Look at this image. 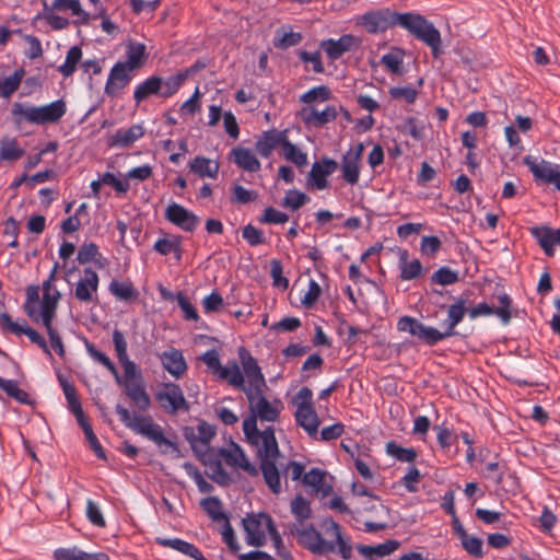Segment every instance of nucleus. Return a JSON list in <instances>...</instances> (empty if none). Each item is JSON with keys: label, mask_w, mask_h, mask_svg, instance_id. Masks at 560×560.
I'll return each instance as SVG.
<instances>
[{"label": "nucleus", "mask_w": 560, "mask_h": 560, "mask_svg": "<svg viewBox=\"0 0 560 560\" xmlns=\"http://www.w3.org/2000/svg\"><path fill=\"white\" fill-rule=\"evenodd\" d=\"M155 399L168 415H175L178 411H189L190 409L183 389L173 382L161 383L155 393Z\"/></svg>", "instance_id": "nucleus-6"}, {"label": "nucleus", "mask_w": 560, "mask_h": 560, "mask_svg": "<svg viewBox=\"0 0 560 560\" xmlns=\"http://www.w3.org/2000/svg\"><path fill=\"white\" fill-rule=\"evenodd\" d=\"M386 453L401 463H412L417 457L412 447H402L394 441L386 444Z\"/></svg>", "instance_id": "nucleus-51"}, {"label": "nucleus", "mask_w": 560, "mask_h": 560, "mask_svg": "<svg viewBox=\"0 0 560 560\" xmlns=\"http://www.w3.org/2000/svg\"><path fill=\"white\" fill-rule=\"evenodd\" d=\"M331 98V92L326 85H318L306 91L300 96V101L305 104H312L314 102H326Z\"/></svg>", "instance_id": "nucleus-54"}, {"label": "nucleus", "mask_w": 560, "mask_h": 560, "mask_svg": "<svg viewBox=\"0 0 560 560\" xmlns=\"http://www.w3.org/2000/svg\"><path fill=\"white\" fill-rule=\"evenodd\" d=\"M433 430L436 432V440L442 450H448L457 442L458 435L451 429L444 425H434Z\"/></svg>", "instance_id": "nucleus-59"}, {"label": "nucleus", "mask_w": 560, "mask_h": 560, "mask_svg": "<svg viewBox=\"0 0 560 560\" xmlns=\"http://www.w3.org/2000/svg\"><path fill=\"white\" fill-rule=\"evenodd\" d=\"M126 396L135 404L140 411H145L151 406V399L141 382H122Z\"/></svg>", "instance_id": "nucleus-25"}, {"label": "nucleus", "mask_w": 560, "mask_h": 560, "mask_svg": "<svg viewBox=\"0 0 560 560\" xmlns=\"http://www.w3.org/2000/svg\"><path fill=\"white\" fill-rule=\"evenodd\" d=\"M39 300V289L37 285H30L26 289V301L23 305L24 312L33 320L39 322L37 303Z\"/></svg>", "instance_id": "nucleus-49"}, {"label": "nucleus", "mask_w": 560, "mask_h": 560, "mask_svg": "<svg viewBox=\"0 0 560 560\" xmlns=\"http://www.w3.org/2000/svg\"><path fill=\"white\" fill-rule=\"evenodd\" d=\"M85 348H86V351L89 353V355L95 360L97 363L102 364L103 366H105L110 373L112 375L115 377L116 382L118 384H121L122 383V380L118 373V370L116 369L115 364L113 363V361L102 351L97 350L95 348V346L89 341L85 342Z\"/></svg>", "instance_id": "nucleus-41"}, {"label": "nucleus", "mask_w": 560, "mask_h": 560, "mask_svg": "<svg viewBox=\"0 0 560 560\" xmlns=\"http://www.w3.org/2000/svg\"><path fill=\"white\" fill-rule=\"evenodd\" d=\"M208 468L210 470L209 477L211 480L220 486H226L231 482L229 472L224 469L220 460L209 463Z\"/></svg>", "instance_id": "nucleus-58"}, {"label": "nucleus", "mask_w": 560, "mask_h": 560, "mask_svg": "<svg viewBox=\"0 0 560 560\" xmlns=\"http://www.w3.org/2000/svg\"><path fill=\"white\" fill-rule=\"evenodd\" d=\"M219 377L228 380L232 386L244 392L246 395L247 385L245 383L244 374L235 361H233L231 365L223 366L219 373Z\"/></svg>", "instance_id": "nucleus-36"}, {"label": "nucleus", "mask_w": 560, "mask_h": 560, "mask_svg": "<svg viewBox=\"0 0 560 560\" xmlns=\"http://www.w3.org/2000/svg\"><path fill=\"white\" fill-rule=\"evenodd\" d=\"M388 94L392 100L405 101L407 104H413L418 97V90L411 85L406 86H392L388 90Z\"/></svg>", "instance_id": "nucleus-56"}, {"label": "nucleus", "mask_w": 560, "mask_h": 560, "mask_svg": "<svg viewBox=\"0 0 560 560\" xmlns=\"http://www.w3.org/2000/svg\"><path fill=\"white\" fill-rule=\"evenodd\" d=\"M245 540L248 546L261 547L266 544V532L275 526L272 518L266 513L248 515L242 521Z\"/></svg>", "instance_id": "nucleus-7"}, {"label": "nucleus", "mask_w": 560, "mask_h": 560, "mask_svg": "<svg viewBox=\"0 0 560 560\" xmlns=\"http://www.w3.org/2000/svg\"><path fill=\"white\" fill-rule=\"evenodd\" d=\"M258 440L261 441V447L258 450L259 462L261 459H277L280 455V450L275 436V430L272 427L266 428L261 431Z\"/></svg>", "instance_id": "nucleus-27"}, {"label": "nucleus", "mask_w": 560, "mask_h": 560, "mask_svg": "<svg viewBox=\"0 0 560 560\" xmlns=\"http://www.w3.org/2000/svg\"><path fill=\"white\" fill-rule=\"evenodd\" d=\"M189 170L199 177L215 178L219 173V164L205 156H196L189 163Z\"/></svg>", "instance_id": "nucleus-35"}, {"label": "nucleus", "mask_w": 560, "mask_h": 560, "mask_svg": "<svg viewBox=\"0 0 560 560\" xmlns=\"http://www.w3.org/2000/svg\"><path fill=\"white\" fill-rule=\"evenodd\" d=\"M100 278L96 271L88 267L83 270V277L78 281L74 298L81 303H91L97 294Z\"/></svg>", "instance_id": "nucleus-17"}, {"label": "nucleus", "mask_w": 560, "mask_h": 560, "mask_svg": "<svg viewBox=\"0 0 560 560\" xmlns=\"http://www.w3.org/2000/svg\"><path fill=\"white\" fill-rule=\"evenodd\" d=\"M302 40L301 33L295 32H277L273 45L280 49H288L292 46L300 44Z\"/></svg>", "instance_id": "nucleus-57"}, {"label": "nucleus", "mask_w": 560, "mask_h": 560, "mask_svg": "<svg viewBox=\"0 0 560 560\" xmlns=\"http://www.w3.org/2000/svg\"><path fill=\"white\" fill-rule=\"evenodd\" d=\"M50 9L57 11L70 10L71 13L78 16L74 23L88 25L91 21V15L81 7L80 0H54Z\"/></svg>", "instance_id": "nucleus-34"}, {"label": "nucleus", "mask_w": 560, "mask_h": 560, "mask_svg": "<svg viewBox=\"0 0 560 560\" xmlns=\"http://www.w3.org/2000/svg\"><path fill=\"white\" fill-rule=\"evenodd\" d=\"M162 366L176 380L180 378L186 370L187 363L182 351L172 348L160 355Z\"/></svg>", "instance_id": "nucleus-21"}, {"label": "nucleus", "mask_w": 560, "mask_h": 560, "mask_svg": "<svg viewBox=\"0 0 560 560\" xmlns=\"http://www.w3.org/2000/svg\"><path fill=\"white\" fill-rule=\"evenodd\" d=\"M282 153L287 161L295 164L298 167H302L307 164V154L292 143L288 137L282 145Z\"/></svg>", "instance_id": "nucleus-48"}, {"label": "nucleus", "mask_w": 560, "mask_h": 560, "mask_svg": "<svg viewBox=\"0 0 560 560\" xmlns=\"http://www.w3.org/2000/svg\"><path fill=\"white\" fill-rule=\"evenodd\" d=\"M241 359L244 371L243 374L247 377L246 397L247 400H252L253 394H259L260 389H265L267 387L266 380L256 359H254L249 353L246 355L241 354Z\"/></svg>", "instance_id": "nucleus-11"}, {"label": "nucleus", "mask_w": 560, "mask_h": 560, "mask_svg": "<svg viewBox=\"0 0 560 560\" xmlns=\"http://www.w3.org/2000/svg\"><path fill=\"white\" fill-rule=\"evenodd\" d=\"M220 453L224 457L225 463L232 467H240L243 460L247 458L244 451L237 444H233L231 450L222 448Z\"/></svg>", "instance_id": "nucleus-61"}, {"label": "nucleus", "mask_w": 560, "mask_h": 560, "mask_svg": "<svg viewBox=\"0 0 560 560\" xmlns=\"http://www.w3.org/2000/svg\"><path fill=\"white\" fill-rule=\"evenodd\" d=\"M187 78L188 72H178L174 75L167 77L166 79L162 78L161 97L167 98L173 96L180 89Z\"/></svg>", "instance_id": "nucleus-47"}, {"label": "nucleus", "mask_w": 560, "mask_h": 560, "mask_svg": "<svg viewBox=\"0 0 560 560\" xmlns=\"http://www.w3.org/2000/svg\"><path fill=\"white\" fill-rule=\"evenodd\" d=\"M288 221L289 215L273 207H267L264 210L262 215L259 218V222L262 224H284Z\"/></svg>", "instance_id": "nucleus-60"}, {"label": "nucleus", "mask_w": 560, "mask_h": 560, "mask_svg": "<svg viewBox=\"0 0 560 560\" xmlns=\"http://www.w3.org/2000/svg\"><path fill=\"white\" fill-rule=\"evenodd\" d=\"M398 546L396 540H387L376 546L357 545V550L366 559L374 557H385L390 555Z\"/></svg>", "instance_id": "nucleus-38"}, {"label": "nucleus", "mask_w": 560, "mask_h": 560, "mask_svg": "<svg viewBox=\"0 0 560 560\" xmlns=\"http://www.w3.org/2000/svg\"><path fill=\"white\" fill-rule=\"evenodd\" d=\"M55 560H110L106 552H86L79 547L57 548L54 551Z\"/></svg>", "instance_id": "nucleus-23"}, {"label": "nucleus", "mask_w": 560, "mask_h": 560, "mask_svg": "<svg viewBox=\"0 0 560 560\" xmlns=\"http://www.w3.org/2000/svg\"><path fill=\"white\" fill-rule=\"evenodd\" d=\"M463 548L469 553L470 556L475 558H481L483 556L482 545L483 541L481 538L469 536L468 534L466 537L460 539Z\"/></svg>", "instance_id": "nucleus-64"}, {"label": "nucleus", "mask_w": 560, "mask_h": 560, "mask_svg": "<svg viewBox=\"0 0 560 560\" xmlns=\"http://www.w3.org/2000/svg\"><path fill=\"white\" fill-rule=\"evenodd\" d=\"M295 422L299 427L303 428L306 433L314 438L318 433L319 418L313 408L296 410L294 413Z\"/></svg>", "instance_id": "nucleus-33"}, {"label": "nucleus", "mask_w": 560, "mask_h": 560, "mask_svg": "<svg viewBox=\"0 0 560 560\" xmlns=\"http://www.w3.org/2000/svg\"><path fill=\"white\" fill-rule=\"evenodd\" d=\"M242 236L250 246H258L266 243L264 232L250 223L243 228Z\"/></svg>", "instance_id": "nucleus-62"}, {"label": "nucleus", "mask_w": 560, "mask_h": 560, "mask_svg": "<svg viewBox=\"0 0 560 560\" xmlns=\"http://www.w3.org/2000/svg\"><path fill=\"white\" fill-rule=\"evenodd\" d=\"M162 78L151 75L139 83L133 91V100L137 105L152 95L161 97Z\"/></svg>", "instance_id": "nucleus-29"}, {"label": "nucleus", "mask_w": 560, "mask_h": 560, "mask_svg": "<svg viewBox=\"0 0 560 560\" xmlns=\"http://www.w3.org/2000/svg\"><path fill=\"white\" fill-rule=\"evenodd\" d=\"M338 168V163L331 158L323 156L320 161L314 162L308 174V180L318 190H324L328 187L327 176L335 173Z\"/></svg>", "instance_id": "nucleus-18"}, {"label": "nucleus", "mask_w": 560, "mask_h": 560, "mask_svg": "<svg viewBox=\"0 0 560 560\" xmlns=\"http://www.w3.org/2000/svg\"><path fill=\"white\" fill-rule=\"evenodd\" d=\"M44 5V12L37 14L36 19H45L49 26L55 31H61L69 26L70 22L67 18L60 16L58 14H55L52 12V9H50L47 5L46 1H43Z\"/></svg>", "instance_id": "nucleus-52"}, {"label": "nucleus", "mask_w": 560, "mask_h": 560, "mask_svg": "<svg viewBox=\"0 0 560 560\" xmlns=\"http://www.w3.org/2000/svg\"><path fill=\"white\" fill-rule=\"evenodd\" d=\"M60 292L54 289L52 292H43V300L40 302L39 320L44 326L52 324L56 317L58 301L60 300Z\"/></svg>", "instance_id": "nucleus-26"}, {"label": "nucleus", "mask_w": 560, "mask_h": 560, "mask_svg": "<svg viewBox=\"0 0 560 560\" xmlns=\"http://www.w3.org/2000/svg\"><path fill=\"white\" fill-rule=\"evenodd\" d=\"M400 278L402 280H412L421 276L422 265L419 259L408 261V252L405 249L399 257Z\"/></svg>", "instance_id": "nucleus-39"}, {"label": "nucleus", "mask_w": 560, "mask_h": 560, "mask_svg": "<svg viewBox=\"0 0 560 560\" xmlns=\"http://www.w3.org/2000/svg\"><path fill=\"white\" fill-rule=\"evenodd\" d=\"M302 482L311 489L316 497L324 499L332 492V485L326 481V472L319 468H312L304 474Z\"/></svg>", "instance_id": "nucleus-19"}, {"label": "nucleus", "mask_w": 560, "mask_h": 560, "mask_svg": "<svg viewBox=\"0 0 560 560\" xmlns=\"http://www.w3.org/2000/svg\"><path fill=\"white\" fill-rule=\"evenodd\" d=\"M310 200L308 196L305 192H302L296 189H290L287 191L281 206L292 211H295L307 203Z\"/></svg>", "instance_id": "nucleus-55"}, {"label": "nucleus", "mask_w": 560, "mask_h": 560, "mask_svg": "<svg viewBox=\"0 0 560 560\" xmlns=\"http://www.w3.org/2000/svg\"><path fill=\"white\" fill-rule=\"evenodd\" d=\"M230 154L233 156L234 163L246 172L256 173L261 167L259 160L248 148H234Z\"/></svg>", "instance_id": "nucleus-28"}, {"label": "nucleus", "mask_w": 560, "mask_h": 560, "mask_svg": "<svg viewBox=\"0 0 560 560\" xmlns=\"http://www.w3.org/2000/svg\"><path fill=\"white\" fill-rule=\"evenodd\" d=\"M144 135L141 125H132L127 129H118L107 141L109 147L127 148Z\"/></svg>", "instance_id": "nucleus-24"}, {"label": "nucleus", "mask_w": 560, "mask_h": 560, "mask_svg": "<svg viewBox=\"0 0 560 560\" xmlns=\"http://www.w3.org/2000/svg\"><path fill=\"white\" fill-rule=\"evenodd\" d=\"M338 113V109L332 105L326 106L320 112L314 107H305L301 112L304 122L317 128L324 127L326 124L334 121L337 118Z\"/></svg>", "instance_id": "nucleus-22"}, {"label": "nucleus", "mask_w": 560, "mask_h": 560, "mask_svg": "<svg viewBox=\"0 0 560 560\" xmlns=\"http://www.w3.org/2000/svg\"><path fill=\"white\" fill-rule=\"evenodd\" d=\"M25 70L23 68L16 69L10 77L3 79L0 82V96L3 98H9L13 93H15L21 82L24 78Z\"/></svg>", "instance_id": "nucleus-43"}, {"label": "nucleus", "mask_w": 560, "mask_h": 560, "mask_svg": "<svg viewBox=\"0 0 560 560\" xmlns=\"http://www.w3.org/2000/svg\"><path fill=\"white\" fill-rule=\"evenodd\" d=\"M24 150L19 147L16 139L4 138L0 143V160L1 161H16L24 155Z\"/></svg>", "instance_id": "nucleus-44"}, {"label": "nucleus", "mask_w": 560, "mask_h": 560, "mask_svg": "<svg viewBox=\"0 0 560 560\" xmlns=\"http://www.w3.org/2000/svg\"><path fill=\"white\" fill-rule=\"evenodd\" d=\"M467 299L462 296L456 298L454 303L451 304L447 308V318L443 323L446 327L444 331H450L451 337L457 335L455 327L464 319L465 314L467 312L466 308Z\"/></svg>", "instance_id": "nucleus-30"}, {"label": "nucleus", "mask_w": 560, "mask_h": 560, "mask_svg": "<svg viewBox=\"0 0 560 560\" xmlns=\"http://www.w3.org/2000/svg\"><path fill=\"white\" fill-rule=\"evenodd\" d=\"M0 327L2 331L5 334H13L15 336H27L31 342L37 345L47 355L51 358V352L45 338L35 329L30 327L26 320L23 319L22 323L14 322L8 313H1Z\"/></svg>", "instance_id": "nucleus-9"}, {"label": "nucleus", "mask_w": 560, "mask_h": 560, "mask_svg": "<svg viewBox=\"0 0 560 560\" xmlns=\"http://www.w3.org/2000/svg\"><path fill=\"white\" fill-rule=\"evenodd\" d=\"M81 58L82 49L79 46H72L67 52L65 62L58 67V71L65 78L71 77L74 73Z\"/></svg>", "instance_id": "nucleus-46"}, {"label": "nucleus", "mask_w": 560, "mask_h": 560, "mask_svg": "<svg viewBox=\"0 0 560 560\" xmlns=\"http://www.w3.org/2000/svg\"><path fill=\"white\" fill-rule=\"evenodd\" d=\"M361 38L352 35L345 34L338 39L328 38L320 42V48L326 52L330 60L339 59L343 54L360 47Z\"/></svg>", "instance_id": "nucleus-13"}, {"label": "nucleus", "mask_w": 560, "mask_h": 560, "mask_svg": "<svg viewBox=\"0 0 560 560\" xmlns=\"http://www.w3.org/2000/svg\"><path fill=\"white\" fill-rule=\"evenodd\" d=\"M430 281L433 284L446 287L457 283L459 281V275L457 271L444 266L432 273Z\"/></svg>", "instance_id": "nucleus-50"}, {"label": "nucleus", "mask_w": 560, "mask_h": 560, "mask_svg": "<svg viewBox=\"0 0 560 560\" xmlns=\"http://www.w3.org/2000/svg\"><path fill=\"white\" fill-rule=\"evenodd\" d=\"M182 242L180 235L166 234L154 243L153 249L164 256L174 253L175 258L179 260L183 254Z\"/></svg>", "instance_id": "nucleus-32"}, {"label": "nucleus", "mask_w": 560, "mask_h": 560, "mask_svg": "<svg viewBox=\"0 0 560 560\" xmlns=\"http://www.w3.org/2000/svg\"><path fill=\"white\" fill-rule=\"evenodd\" d=\"M165 219L185 232H192L198 223V217L184 206L172 202L165 209Z\"/></svg>", "instance_id": "nucleus-15"}, {"label": "nucleus", "mask_w": 560, "mask_h": 560, "mask_svg": "<svg viewBox=\"0 0 560 560\" xmlns=\"http://www.w3.org/2000/svg\"><path fill=\"white\" fill-rule=\"evenodd\" d=\"M291 512L300 523H304L312 516L311 504L302 495H296L291 501Z\"/></svg>", "instance_id": "nucleus-53"}, {"label": "nucleus", "mask_w": 560, "mask_h": 560, "mask_svg": "<svg viewBox=\"0 0 560 560\" xmlns=\"http://www.w3.org/2000/svg\"><path fill=\"white\" fill-rule=\"evenodd\" d=\"M116 412L125 427L135 433L145 436L159 447L166 446L174 452L178 451L177 444L164 436L162 427L155 423L150 416L132 417L130 411L119 404L116 405Z\"/></svg>", "instance_id": "nucleus-4"}, {"label": "nucleus", "mask_w": 560, "mask_h": 560, "mask_svg": "<svg viewBox=\"0 0 560 560\" xmlns=\"http://www.w3.org/2000/svg\"><path fill=\"white\" fill-rule=\"evenodd\" d=\"M127 60L122 61L125 66L136 70L142 66L145 58V45L142 43L131 42L126 47Z\"/></svg>", "instance_id": "nucleus-40"}, {"label": "nucleus", "mask_w": 560, "mask_h": 560, "mask_svg": "<svg viewBox=\"0 0 560 560\" xmlns=\"http://www.w3.org/2000/svg\"><path fill=\"white\" fill-rule=\"evenodd\" d=\"M397 329L399 331L409 332L428 346H435L440 341L451 337L450 331H440L411 316L400 317L397 322Z\"/></svg>", "instance_id": "nucleus-5"}, {"label": "nucleus", "mask_w": 560, "mask_h": 560, "mask_svg": "<svg viewBox=\"0 0 560 560\" xmlns=\"http://www.w3.org/2000/svg\"><path fill=\"white\" fill-rule=\"evenodd\" d=\"M322 528L334 539H325L313 525H310L296 530L299 544L315 556L337 553L341 559L350 560L353 552L352 541L350 536L342 532L341 526L331 517H326L322 521Z\"/></svg>", "instance_id": "nucleus-2"}, {"label": "nucleus", "mask_w": 560, "mask_h": 560, "mask_svg": "<svg viewBox=\"0 0 560 560\" xmlns=\"http://www.w3.org/2000/svg\"><path fill=\"white\" fill-rule=\"evenodd\" d=\"M498 300L500 305L498 307H494L497 311V316L500 318V320L506 325L511 322L512 314H511V305H512V299L506 293H501L498 295Z\"/></svg>", "instance_id": "nucleus-63"}, {"label": "nucleus", "mask_w": 560, "mask_h": 560, "mask_svg": "<svg viewBox=\"0 0 560 560\" xmlns=\"http://www.w3.org/2000/svg\"><path fill=\"white\" fill-rule=\"evenodd\" d=\"M67 112L63 100L54 101L43 106H26L22 103H14L12 116L16 125L27 121L33 125H46L58 122Z\"/></svg>", "instance_id": "nucleus-3"}, {"label": "nucleus", "mask_w": 560, "mask_h": 560, "mask_svg": "<svg viewBox=\"0 0 560 560\" xmlns=\"http://www.w3.org/2000/svg\"><path fill=\"white\" fill-rule=\"evenodd\" d=\"M0 388L10 397L20 404L30 405L28 394L19 387L15 380H7L0 376Z\"/></svg>", "instance_id": "nucleus-42"}, {"label": "nucleus", "mask_w": 560, "mask_h": 560, "mask_svg": "<svg viewBox=\"0 0 560 560\" xmlns=\"http://www.w3.org/2000/svg\"><path fill=\"white\" fill-rule=\"evenodd\" d=\"M203 511L213 522H225L228 515L222 511V502L217 497H209L201 500Z\"/></svg>", "instance_id": "nucleus-45"}, {"label": "nucleus", "mask_w": 560, "mask_h": 560, "mask_svg": "<svg viewBox=\"0 0 560 560\" xmlns=\"http://www.w3.org/2000/svg\"><path fill=\"white\" fill-rule=\"evenodd\" d=\"M524 164L533 174L536 183L552 185L556 190H560V171L557 164L542 159L538 160L533 155H526Z\"/></svg>", "instance_id": "nucleus-8"}, {"label": "nucleus", "mask_w": 560, "mask_h": 560, "mask_svg": "<svg viewBox=\"0 0 560 560\" xmlns=\"http://www.w3.org/2000/svg\"><path fill=\"white\" fill-rule=\"evenodd\" d=\"M250 413L255 415L260 421L275 422L278 420L282 404L276 400L275 404L268 401L264 395V389L259 394H253L252 400H248Z\"/></svg>", "instance_id": "nucleus-14"}, {"label": "nucleus", "mask_w": 560, "mask_h": 560, "mask_svg": "<svg viewBox=\"0 0 560 560\" xmlns=\"http://www.w3.org/2000/svg\"><path fill=\"white\" fill-rule=\"evenodd\" d=\"M108 290L116 299L125 302L135 301L139 296L138 290L130 281L112 280Z\"/></svg>", "instance_id": "nucleus-37"}, {"label": "nucleus", "mask_w": 560, "mask_h": 560, "mask_svg": "<svg viewBox=\"0 0 560 560\" xmlns=\"http://www.w3.org/2000/svg\"><path fill=\"white\" fill-rule=\"evenodd\" d=\"M363 151V143L358 142L354 147L347 150L341 158L342 178L350 185L359 183Z\"/></svg>", "instance_id": "nucleus-10"}, {"label": "nucleus", "mask_w": 560, "mask_h": 560, "mask_svg": "<svg viewBox=\"0 0 560 560\" xmlns=\"http://www.w3.org/2000/svg\"><path fill=\"white\" fill-rule=\"evenodd\" d=\"M132 71L122 61H117L109 71L104 89L105 94L110 97L117 96L130 83Z\"/></svg>", "instance_id": "nucleus-16"}, {"label": "nucleus", "mask_w": 560, "mask_h": 560, "mask_svg": "<svg viewBox=\"0 0 560 560\" xmlns=\"http://www.w3.org/2000/svg\"><path fill=\"white\" fill-rule=\"evenodd\" d=\"M276 460L277 459H261L259 462V469L270 491L273 494H279L281 492V478L279 469L276 466Z\"/></svg>", "instance_id": "nucleus-31"}, {"label": "nucleus", "mask_w": 560, "mask_h": 560, "mask_svg": "<svg viewBox=\"0 0 560 560\" xmlns=\"http://www.w3.org/2000/svg\"><path fill=\"white\" fill-rule=\"evenodd\" d=\"M357 25L369 34H381L400 26L415 38L430 47L432 56L439 58L443 54L440 31L425 16L416 12L399 13L389 8L366 11L355 18Z\"/></svg>", "instance_id": "nucleus-1"}, {"label": "nucleus", "mask_w": 560, "mask_h": 560, "mask_svg": "<svg viewBox=\"0 0 560 560\" xmlns=\"http://www.w3.org/2000/svg\"><path fill=\"white\" fill-rule=\"evenodd\" d=\"M287 131H278L276 129L264 131L262 135L257 139L255 149L261 158H269L272 151L280 145L282 148L285 139Z\"/></svg>", "instance_id": "nucleus-20"}, {"label": "nucleus", "mask_w": 560, "mask_h": 560, "mask_svg": "<svg viewBox=\"0 0 560 560\" xmlns=\"http://www.w3.org/2000/svg\"><path fill=\"white\" fill-rule=\"evenodd\" d=\"M113 342L118 361L121 364L125 372V382H131L136 377L138 378V382H141V373L137 364L133 361H131L128 357L127 341L125 339L124 334L120 330L115 329L113 331Z\"/></svg>", "instance_id": "nucleus-12"}]
</instances>
